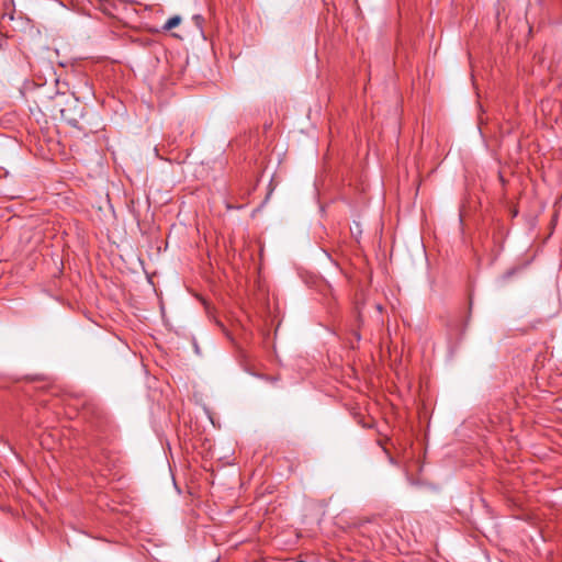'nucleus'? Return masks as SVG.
Wrapping results in <instances>:
<instances>
[{
	"label": "nucleus",
	"mask_w": 562,
	"mask_h": 562,
	"mask_svg": "<svg viewBox=\"0 0 562 562\" xmlns=\"http://www.w3.org/2000/svg\"><path fill=\"white\" fill-rule=\"evenodd\" d=\"M61 116L65 121H67V123L74 127H78V120L77 119H69L67 117L66 115V110H61Z\"/></svg>",
	"instance_id": "nucleus-2"
},
{
	"label": "nucleus",
	"mask_w": 562,
	"mask_h": 562,
	"mask_svg": "<svg viewBox=\"0 0 562 562\" xmlns=\"http://www.w3.org/2000/svg\"><path fill=\"white\" fill-rule=\"evenodd\" d=\"M180 22H181V18L178 15H175L167 20V22L164 25V30L170 31V30L175 29L176 26H178L180 24Z\"/></svg>",
	"instance_id": "nucleus-1"
}]
</instances>
